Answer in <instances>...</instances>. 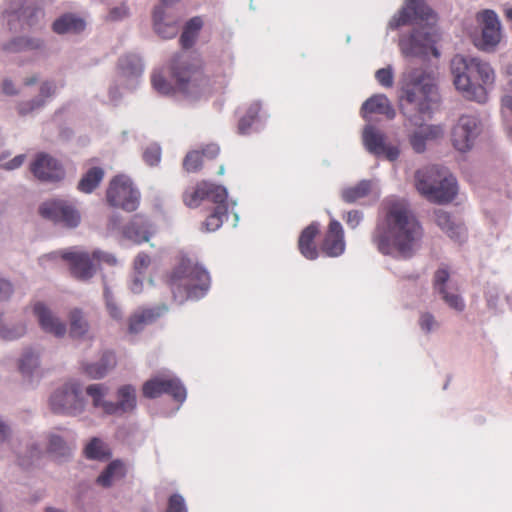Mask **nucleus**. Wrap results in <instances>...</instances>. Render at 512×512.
<instances>
[{
	"instance_id": "1",
	"label": "nucleus",
	"mask_w": 512,
	"mask_h": 512,
	"mask_svg": "<svg viewBox=\"0 0 512 512\" xmlns=\"http://www.w3.org/2000/svg\"><path fill=\"white\" fill-rule=\"evenodd\" d=\"M437 72L428 67L411 68L401 80L400 109L407 122L417 127L410 135L413 150L421 153L426 142L443 136L439 125H424L431 104L437 99Z\"/></svg>"
},
{
	"instance_id": "2",
	"label": "nucleus",
	"mask_w": 512,
	"mask_h": 512,
	"mask_svg": "<svg viewBox=\"0 0 512 512\" xmlns=\"http://www.w3.org/2000/svg\"><path fill=\"white\" fill-rule=\"evenodd\" d=\"M423 236L422 227L404 200H391L382 224L373 234L378 251L397 259L411 258Z\"/></svg>"
},
{
	"instance_id": "3",
	"label": "nucleus",
	"mask_w": 512,
	"mask_h": 512,
	"mask_svg": "<svg viewBox=\"0 0 512 512\" xmlns=\"http://www.w3.org/2000/svg\"><path fill=\"white\" fill-rule=\"evenodd\" d=\"M425 23L421 30L415 29L408 36H401L399 47L405 57L425 58L429 54L438 58L440 52L436 48L439 35L434 28L436 15L423 0H406L405 6L388 23L389 29H397L400 26L412 23Z\"/></svg>"
},
{
	"instance_id": "4",
	"label": "nucleus",
	"mask_w": 512,
	"mask_h": 512,
	"mask_svg": "<svg viewBox=\"0 0 512 512\" xmlns=\"http://www.w3.org/2000/svg\"><path fill=\"white\" fill-rule=\"evenodd\" d=\"M450 68L455 88L463 97L480 104L488 100L486 86L495 82V72L489 63L458 54L452 58Z\"/></svg>"
},
{
	"instance_id": "5",
	"label": "nucleus",
	"mask_w": 512,
	"mask_h": 512,
	"mask_svg": "<svg viewBox=\"0 0 512 512\" xmlns=\"http://www.w3.org/2000/svg\"><path fill=\"white\" fill-rule=\"evenodd\" d=\"M171 75L177 93L187 101L206 98L211 92L209 79L203 72L201 59L197 56L188 53L177 55L172 60Z\"/></svg>"
},
{
	"instance_id": "6",
	"label": "nucleus",
	"mask_w": 512,
	"mask_h": 512,
	"mask_svg": "<svg viewBox=\"0 0 512 512\" xmlns=\"http://www.w3.org/2000/svg\"><path fill=\"white\" fill-rule=\"evenodd\" d=\"M169 284L174 299L182 303L189 298L203 297L209 289L210 277L202 266L183 258L173 270Z\"/></svg>"
},
{
	"instance_id": "7",
	"label": "nucleus",
	"mask_w": 512,
	"mask_h": 512,
	"mask_svg": "<svg viewBox=\"0 0 512 512\" xmlns=\"http://www.w3.org/2000/svg\"><path fill=\"white\" fill-rule=\"evenodd\" d=\"M91 398L92 406L104 416L122 417L132 414L137 408V391L133 385L125 384L117 388L115 401L107 400L109 387L103 383L90 384L85 389Z\"/></svg>"
},
{
	"instance_id": "8",
	"label": "nucleus",
	"mask_w": 512,
	"mask_h": 512,
	"mask_svg": "<svg viewBox=\"0 0 512 512\" xmlns=\"http://www.w3.org/2000/svg\"><path fill=\"white\" fill-rule=\"evenodd\" d=\"M49 406L52 412L58 415H81L87 406L81 383L76 380L64 383L51 394Z\"/></svg>"
},
{
	"instance_id": "9",
	"label": "nucleus",
	"mask_w": 512,
	"mask_h": 512,
	"mask_svg": "<svg viewBox=\"0 0 512 512\" xmlns=\"http://www.w3.org/2000/svg\"><path fill=\"white\" fill-rule=\"evenodd\" d=\"M42 16L34 0H11L2 12V21L10 30L17 31L37 25Z\"/></svg>"
},
{
	"instance_id": "10",
	"label": "nucleus",
	"mask_w": 512,
	"mask_h": 512,
	"mask_svg": "<svg viewBox=\"0 0 512 512\" xmlns=\"http://www.w3.org/2000/svg\"><path fill=\"white\" fill-rule=\"evenodd\" d=\"M484 129L483 122L477 114H463L454 124L451 131L453 147L460 153L473 149Z\"/></svg>"
},
{
	"instance_id": "11",
	"label": "nucleus",
	"mask_w": 512,
	"mask_h": 512,
	"mask_svg": "<svg viewBox=\"0 0 512 512\" xmlns=\"http://www.w3.org/2000/svg\"><path fill=\"white\" fill-rule=\"evenodd\" d=\"M41 216L56 225L75 229L81 223V213L76 203L62 198L50 199L39 207Z\"/></svg>"
},
{
	"instance_id": "12",
	"label": "nucleus",
	"mask_w": 512,
	"mask_h": 512,
	"mask_svg": "<svg viewBox=\"0 0 512 512\" xmlns=\"http://www.w3.org/2000/svg\"><path fill=\"white\" fill-rule=\"evenodd\" d=\"M106 199L112 207L133 212L139 206L140 193L128 176L118 175L110 181L106 191Z\"/></svg>"
},
{
	"instance_id": "13",
	"label": "nucleus",
	"mask_w": 512,
	"mask_h": 512,
	"mask_svg": "<svg viewBox=\"0 0 512 512\" xmlns=\"http://www.w3.org/2000/svg\"><path fill=\"white\" fill-rule=\"evenodd\" d=\"M180 0H160L153 11L155 32L164 39H170L178 33V15L175 5Z\"/></svg>"
},
{
	"instance_id": "14",
	"label": "nucleus",
	"mask_w": 512,
	"mask_h": 512,
	"mask_svg": "<svg viewBox=\"0 0 512 512\" xmlns=\"http://www.w3.org/2000/svg\"><path fill=\"white\" fill-rule=\"evenodd\" d=\"M477 22L481 27V37L476 46L484 51H492L501 40V24L493 10H483L477 14Z\"/></svg>"
},
{
	"instance_id": "15",
	"label": "nucleus",
	"mask_w": 512,
	"mask_h": 512,
	"mask_svg": "<svg viewBox=\"0 0 512 512\" xmlns=\"http://www.w3.org/2000/svg\"><path fill=\"white\" fill-rule=\"evenodd\" d=\"M34 177L41 182L55 183L64 179L65 169L62 163L47 153H38L30 164Z\"/></svg>"
},
{
	"instance_id": "16",
	"label": "nucleus",
	"mask_w": 512,
	"mask_h": 512,
	"mask_svg": "<svg viewBox=\"0 0 512 512\" xmlns=\"http://www.w3.org/2000/svg\"><path fill=\"white\" fill-rule=\"evenodd\" d=\"M163 393L171 395L180 403H183L187 396L186 388L175 377H155L143 385V395L147 398H156Z\"/></svg>"
},
{
	"instance_id": "17",
	"label": "nucleus",
	"mask_w": 512,
	"mask_h": 512,
	"mask_svg": "<svg viewBox=\"0 0 512 512\" xmlns=\"http://www.w3.org/2000/svg\"><path fill=\"white\" fill-rule=\"evenodd\" d=\"M434 285L436 292L441 299L456 312H463L466 304L461 296L458 286L454 280L450 278L446 269H438L434 276Z\"/></svg>"
},
{
	"instance_id": "18",
	"label": "nucleus",
	"mask_w": 512,
	"mask_h": 512,
	"mask_svg": "<svg viewBox=\"0 0 512 512\" xmlns=\"http://www.w3.org/2000/svg\"><path fill=\"white\" fill-rule=\"evenodd\" d=\"M362 141L366 150L376 157H384L389 161H395L399 157L398 147L386 144L384 134L371 125L364 127Z\"/></svg>"
},
{
	"instance_id": "19",
	"label": "nucleus",
	"mask_w": 512,
	"mask_h": 512,
	"mask_svg": "<svg viewBox=\"0 0 512 512\" xmlns=\"http://www.w3.org/2000/svg\"><path fill=\"white\" fill-rule=\"evenodd\" d=\"M227 197V189L224 186L203 181L196 187L186 190L184 202L187 206L194 208L198 207L204 200L222 203Z\"/></svg>"
},
{
	"instance_id": "20",
	"label": "nucleus",
	"mask_w": 512,
	"mask_h": 512,
	"mask_svg": "<svg viewBox=\"0 0 512 512\" xmlns=\"http://www.w3.org/2000/svg\"><path fill=\"white\" fill-rule=\"evenodd\" d=\"M447 169L438 165L423 167L415 172V187L426 199H439L448 196L449 192L439 193L432 190V187L439 182Z\"/></svg>"
},
{
	"instance_id": "21",
	"label": "nucleus",
	"mask_w": 512,
	"mask_h": 512,
	"mask_svg": "<svg viewBox=\"0 0 512 512\" xmlns=\"http://www.w3.org/2000/svg\"><path fill=\"white\" fill-rule=\"evenodd\" d=\"M33 314L38 320L42 331L56 338H63L67 334L66 323L45 303L36 302L33 305Z\"/></svg>"
},
{
	"instance_id": "22",
	"label": "nucleus",
	"mask_w": 512,
	"mask_h": 512,
	"mask_svg": "<svg viewBox=\"0 0 512 512\" xmlns=\"http://www.w3.org/2000/svg\"><path fill=\"white\" fill-rule=\"evenodd\" d=\"M143 73V63L137 54H125L118 60L117 81L127 89H134Z\"/></svg>"
},
{
	"instance_id": "23",
	"label": "nucleus",
	"mask_w": 512,
	"mask_h": 512,
	"mask_svg": "<svg viewBox=\"0 0 512 512\" xmlns=\"http://www.w3.org/2000/svg\"><path fill=\"white\" fill-rule=\"evenodd\" d=\"M57 92V84L54 80H44L39 87V93L29 100L17 103L16 110L19 115L26 116L34 111L40 110L53 98Z\"/></svg>"
},
{
	"instance_id": "24",
	"label": "nucleus",
	"mask_w": 512,
	"mask_h": 512,
	"mask_svg": "<svg viewBox=\"0 0 512 512\" xmlns=\"http://www.w3.org/2000/svg\"><path fill=\"white\" fill-rule=\"evenodd\" d=\"M61 257L68 261L71 273L79 280L86 281L95 274L90 255L85 251H66Z\"/></svg>"
},
{
	"instance_id": "25",
	"label": "nucleus",
	"mask_w": 512,
	"mask_h": 512,
	"mask_svg": "<svg viewBox=\"0 0 512 512\" xmlns=\"http://www.w3.org/2000/svg\"><path fill=\"white\" fill-rule=\"evenodd\" d=\"M323 252L329 257H338L345 250L344 232L337 220H331L322 244Z\"/></svg>"
},
{
	"instance_id": "26",
	"label": "nucleus",
	"mask_w": 512,
	"mask_h": 512,
	"mask_svg": "<svg viewBox=\"0 0 512 512\" xmlns=\"http://www.w3.org/2000/svg\"><path fill=\"white\" fill-rule=\"evenodd\" d=\"M69 336L76 340H93L91 325L86 313L80 308H73L68 313Z\"/></svg>"
},
{
	"instance_id": "27",
	"label": "nucleus",
	"mask_w": 512,
	"mask_h": 512,
	"mask_svg": "<svg viewBox=\"0 0 512 512\" xmlns=\"http://www.w3.org/2000/svg\"><path fill=\"white\" fill-rule=\"evenodd\" d=\"M434 216L437 226L446 233L449 238L459 243L465 241L467 231L462 223L453 220L450 214L442 209L435 210Z\"/></svg>"
},
{
	"instance_id": "28",
	"label": "nucleus",
	"mask_w": 512,
	"mask_h": 512,
	"mask_svg": "<svg viewBox=\"0 0 512 512\" xmlns=\"http://www.w3.org/2000/svg\"><path fill=\"white\" fill-rule=\"evenodd\" d=\"M47 453L58 462L68 461L73 453L74 445L57 432L47 434Z\"/></svg>"
},
{
	"instance_id": "29",
	"label": "nucleus",
	"mask_w": 512,
	"mask_h": 512,
	"mask_svg": "<svg viewBox=\"0 0 512 512\" xmlns=\"http://www.w3.org/2000/svg\"><path fill=\"white\" fill-rule=\"evenodd\" d=\"M40 365V351L32 347L25 348L18 359V371L28 381L40 375Z\"/></svg>"
},
{
	"instance_id": "30",
	"label": "nucleus",
	"mask_w": 512,
	"mask_h": 512,
	"mask_svg": "<svg viewBox=\"0 0 512 512\" xmlns=\"http://www.w3.org/2000/svg\"><path fill=\"white\" fill-rule=\"evenodd\" d=\"M122 235L135 244L148 241L151 235V224L145 217L135 215L123 228Z\"/></svg>"
},
{
	"instance_id": "31",
	"label": "nucleus",
	"mask_w": 512,
	"mask_h": 512,
	"mask_svg": "<svg viewBox=\"0 0 512 512\" xmlns=\"http://www.w3.org/2000/svg\"><path fill=\"white\" fill-rule=\"evenodd\" d=\"M116 364L115 353L112 351H104L98 361L84 363L82 369L88 377L92 379H102L115 368Z\"/></svg>"
},
{
	"instance_id": "32",
	"label": "nucleus",
	"mask_w": 512,
	"mask_h": 512,
	"mask_svg": "<svg viewBox=\"0 0 512 512\" xmlns=\"http://www.w3.org/2000/svg\"><path fill=\"white\" fill-rule=\"evenodd\" d=\"M9 444L16 456L17 464L24 469L33 467L41 457L42 450L36 441L29 440L21 448H17L12 442Z\"/></svg>"
},
{
	"instance_id": "33",
	"label": "nucleus",
	"mask_w": 512,
	"mask_h": 512,
	"mask_svg": "<svg viewBox=\"0 0 512 512\" xmlns=\"http://www.w3.org/2000/svg\"><path fill=\"white\" fill-rule=\"evenodd\" d=\"M167 311L165 305L157 306L155 308L144 309L136 311L129 318L128 332L130 334H137L141 332L144 327L155 321L158 317Z\"/></svg>"
},
{
	"instance_id": "34",
	"label": "nucleus",
	"mask_w": 512,
	"mask_h": 512,
	"mask_svg": "<svg viewBox=\"0 0 512 512\" xmlns=\"http://www.w3.org/2000/svg\"><path fill=\"white\" fill-rule=\"evenodd\" d=\"M370 113H377L393 118L395 111L384 94H377L367 99L362 105V116L367 119Z\"/></svg>"
},
{
	"instance_id": "35",
	"label": "nucleus",
	"mask_w": 512,
	"mask_h": 512,
	"mask_svg": "<svg viewBox=\"0 0 512 512\" xmlns=\"http://www.w3.org/2000/svg\"><path fill=\"white\" fill-rule=\"evenodd\" d=\"M28 331L26 320L5 321L0 314V338L7 342L23 338Z\"/></svg>"
},
{
	"instance_id": "36",
	"label": "nucleus",
	"mask_w": 512,
	"mask_h": 512,
	"mask_svg": "<svg viewBox=\"0 0 512 512\" xmlns=\"http://www.w3.org/2000/svg\"><path fill=\"white\" fill-rule=\"evenodd\" d=\"M86 27L85 21L74 14H64L53 23V31L57 34H79Z\"/></svg>"
},
{
	"instance_id": "37",
	"label": "nucleus",
	"mask_w": 512,
	"mask_h": 512,
	"mask_svg": "<svg viewBox=\"0 0 512 512\" xmlns=\"http://www.w3.org/2000/svg\"><path fill=\"white\" fill-rule=\"evenodd\" d=\"M319 231V224L312 223L307 226L300 234L298 246L301 254L309 259L314 260L318 256L316 246L313 244V240Z\"/></svg>"
},
{
	"instance_id": "38",
	"label": "nucleus",
	"mask_w": 512,
	"mask_h": 512,
	"mask_svg": "<svg viewBox=\"0 0 512 512\" xmlns=\"http://www.w3.org/2000/svg\"><path fill=\"white\" fill-rule=\"evenodd\" d=\"M125 472L124 463L121 460H114L100 473L96 482L104 488L111 487L116 481L125 476Z\"/></svg>"
},
{
	"instance_id": "39",
	"label": "nucleus",
	"mask_w": 512,
	"mask_h": 512,
	"mask_svg": "<svg viewBox=\"0 0 512 512\" xmlns=\"http://www.w3.org/2000/svg\"><path fill=\"white\" fill-rule=\"evenodd\" d=\"M435 186L432 187V190L436 192L442 193L449 192L448 196L445 195L444 198L439 199H428L431 202L443 204L452 201L457 194V181L456 178L447 170L444 172V175L439 179Z\"/></svg>"
},
{
	"instance_id": "40",
	"label": "nucleus",
	"mask_w": 512,
	"mask_h": 512,
	"mask_svg": "<svg viewBox=\"0 0 512 512\" xmlns=\"http://www.w3.org/2000/svg\"><path fill=\"white\" fill-rule=\"evenodd\" d=\"M104 178V170L100 167H92L82 176L78 183V190L89 194L92 193Z\"/></svg>"
},
{
	"instance_id": "41",
	"label": "nucleus",
	"mask_w": 512,
	"mask_h": 512,
	"mask_svg": "<svg viewBox=\"0 0 512 512\" xmlns=\"http://www.w3.org/2000/svg\"><path fill=\"white\" fill-rule=\"evenodd\" d=\"M85 455L91 460H107L111 457L109 445L98 437L92 438L85 447Z\"/></svg>"
},
{
	"instance_id": "42",
	"label": "nucleus",
	"mask_w": 512,
	"mask_h": 512,
	"mask_svg": "<svg viewBox=\"0 0 512 512\" xmlns=\"http://www.w3.org/2000/svg\"><path fill=\"white\" fill-rule=\"evenodd\" d=\"M261 105L259 102H253L246 111V114L240 119L238 124L239 134L246 135L250 130H258L260 128V119L257 117Z\"/></svg>"
},
{
	"instance_id": "43",
	"label": "nucleus",
	"mask_w": 512,
	"mask_h": 512,
	"mask_svg": "<svg viewBox=\"0 0 512 512\" xmlns=\"http://www.w3.org/2000/svg\"><path fill=\"white\" fill-rule=\"evenodd\" d=\"M202 27L203 20L200 16H195L186 23L180 37V43L183 48L193 46Z\"/></svg>"
},
{
	"instance_id": "44",
	"label": "nucleus",
	"mask_w": 512,
	"mask_h": 512,
	"mask_svg": "<svg viewBox=\"0 0 512 512\" xmlns=\"http://www.w3.org/2000/svg\"><path fill=\"white\" fill-rule=\"evenodd\" d=\"M372 188L370 180H361L354 186L346 187L342 190V199L347 203H354L359 199L366 197Z\"/></svg>"
},
{
	"instance_id": "45",
	"label": "nucleus",
	"mask_w": 512,
	"mask_h": 512,
	"mask_svg": "<svg viewBox=\"0 0 512 512\" xmlns=\"http://www.w3.org/2000/svg\"><path fill=\"white\" fill-rule=\"evenodd\" d=\"M217 206L214 212L209 215L204 223L205 230L208 232L216 231L224 222V219L227 218L228 211V203L227 199L222 203H216Z\"/></svg>"
},
{
	"instance_id": "46",
	"label": "nucleus",
	"mask_w": 512,
	"mask_h": 512,
	"mask_svg": "<svg viewBox=\"0 0 512 512\" xmlns=\"http://www.w3.org/2000/svg\"><path fill=\"white\" fill-rule=\"evenodd\" d=\"M103 296L109 316L116 321H121L123 319V311L106 282H104Z\"/></svg>"
},
{
	"instance_id": "47",
	"label": "nucleus",
	"mask_w": 512,
	"mask_h": 512,
	"mask_svg": "<svg viewBox=\"0 0 512 512\" xmlns=\"http://www.w3.org/2000/svg\"><path fill=\"white\" fill-rule=\"evenodd\" d=\"M151 84L153 89L161 95L167 96L173 93H177L175 85L172 86L160 71L153 72L151 75Z\"/></svg>"
},
{
	"instance_id": "48",
	"label": "nucleus",
	"mask_w": 512,
	"mask_h": 512,
	"mask_svg": "<svg viewBox=\"0 0 512 512\" xmlns=\"http://www.w3.org/2000/svg\"><path fill=\"white\" fill-rule=\"evenodd\" d=\"M502 293L497 286H489L485 292L487 307L493 311L500 310L502 306Z\"/></svg>"
},
{
	"instance_id": "49",
	"label": "nucleus",
	"mask_w": 512,
	"mask_h": 512,
	"mask_svg": "<svg viewBox=\"0 0 512 512\" xmlns=\"http://www.w3.org/2000/svg\"><path fill=\"white\" fill-rule=\"evenodd\" d=\"M143 159L150 166L158 165L161 160L160 146L156 143L147 146L143 152Z\"/></svg>"
},
{
	"instance_id": "50",
	"label": "nucleus",
	"mask_w": 512,
	"mask_h": 512,
	"mask_svg": "<svg viewBox=\"0 0 512 512\" xmlns=\"http://www.w3.org/2000/svg\"><path fill=\"white\" fill-rule=\"evenodd\" d=\"M419 326L425 333H431L439 328V322L436 320L433 314L429 312H423L419 318Z\"/></svg>"
},
{
	"instance_id": "51",
	"label": "nucleus",
	"mask_w": 512,
	"mask_h": 512,
	"mask_svg": "<svg viewBox=\"0 0 512 512\" xmlns=\"http://www.w3.org/2000/svg\"><path fill=\"white\" fill-rule=\"evenodd\" d=\"M375 78L378 83L385 87L390 88L394 83V74L391 66H387L385 68L378 69L375 73Z\"/></svg>"
},
{
	"instance_id": "52",
	"label": "nucleus",
	"mask_w": 512,
	"mask_h": 512,
	"mask_svg": "<svg viewBox=\"0 0 512 512\" xmlns=\"http://www.w3.org/2000/svg\"><path fill=\"white\" fill-rule=\"evenodd\" d=\"M166 512H188L183 496L178 493L171 495Z\"/></svg>"
},
{
	"instance_id": "53",
	"label": "nucleus",
	"mask_w": 512,
	"mask_h": 512,
	"mask_svg": "<svg viewBox=\"0 0 512 512\" xmlns=\"http://www.w3.org/2000/svg\"><path fill=\"white\" fill-rule=\"evenodd\" d=\"M183 166L188 172H195L201 166V155L199 151H191L189 152L184 161Z\"/></svg>"
},
{
	"instance_id": "54",
	"label": "nucleus",
	"mask_w": 512,
	"mask_h": 512,
	"mask_svg": "<svg viewBox=\"0 0 512 512\" xmlns=\"http://www.w3.org/2000/svg\"><path fill=\"white\" fill-rule=\"evenodd\" d=\"M1 49L6 53H20L24 51L23 37H14L1 45Z\"/></svg>"
},
{
	"instance_id": "55",
	"label": "nucleus",
	"mask_w": 512,
	"mask_h": 512,
	"mask_svg": "<svg viewBox=\"0 0 512 512\" xmlns=\"http://www.w3.org/2000/svg\"><path fill=\"white\" fill-rule=\"evenodd\" d=\"M13 430L7 419L0 415V445L3 443H11Z\"/></svg>"
},
{
	"instance_id": "56",
	"label": "nucleus",
	"mask_w": 512,
	"mask_h": 512,
	"mask_svg": "<svg viewBox=\"0 0 512 512\" xmlns=\"http://www.w3.org/2000/svg\"><path fill=\"white\" fill-rule=\"evenodd\" d=\"M129 16V9L126 5L121 4L109 10L107 19L110 21H121Z\"/></svg>"
},
{
	"instance_id": "57",
	"label": "nucleus",
	"mask_w": 512,
	"mask_h": 512,
	"mask_svg": "<svg viewBox=\"0 0 512 512\" xmlns=\"http://www.w3.org/2000/svg\"><path fill=\"white\" fill-rule=\"evenodd\" d=\"M150 264V257L144 253H139L134 261V272L136 274L142 275L144 270Z\"/></svg>"
},
{
	"instance_id": "58",
	"label": "nucleus",
	"mask_w": 512,
	"mask_h": 512,
	"mask_svg": "<svg viewBox=\"0 0 512 512\" xmlns=\"http://www.w3.org/2000/svg\"><path fill=\"white\" fill-rule=\"evenodd\" d=\"M24 51L42 50L45 47L44 41L36 37H23Z\"/></svg>"
},
{
	"instance_id": "59",
	"label": "nucleus",
	"mask_w": 512,
	"mask_h": 512,
	"mask_svg": "<svg viewBox=\"0 0 512 512\" xmlns=\"http://www.w3.org/2000/svg\"><path fill=\"white\" fill-rule=\"evenodd\" d=\"M14 292L13 285L6 279L0 278V302L8 301Z\"/></svg>"
},
{
	"instance_id": "60",
	"label": "nucleus",
	"mask_w": 512,
	"mask_h": 512,
	"mask_svg": "<svg viewBox=\"0 0 512 512\" xmlns=\"http://www.w3.org/2000/svg\"><path fill=\"white\" fill-rule=\"evenodd\" d=\"M25 158H26V156L24 154H20V155L15 156L13 159H11L9 161H6V162L0 161V167L5 170L17 169L20 166H22V164L25 161Z\"/></svg>"
},
{
	"instance_id": "61",
	"label": "nucleus",
	"mask_w": 512,
	"mask_h": 512,
	"mask_svg": "<svg viewBox=\"0 0 512 512\" xmlns=\"http://www.w3.org/2000/svg\"><path fill=\"white\" fill-rule=\"evenodd\" d=\"M362 218L363 215L360 211L351 210L347 213L346 223L350 228L355 229L362 221Z\"/></svg>"
},
{
	"instance_id": "62",
	"label": "nucleus",
	"mask_w": 512,
	"mask_h": 512,
	"mask_svg": "<svg viewBox=\"0 0 512 512\" xmlns=\"http://www.w3.org/2000/svg\"><path fill=\"white\" fill-rule=\"evenodd\" d=\"M504 76L506 79L505 84V94L502 97H511L512 98V64H508L504 69Z\"/></svg>"
},
{
	"instance_id": "63",
	"label": "nucleus",
	"mask_w": 512,
	"mask_h": 512,
	"mask_svg": "<svg viewBox=\"0 0 512 512\" xmlns=\"http://www.w3.org/2000/svg\"><path fill=\"white\" fill-rule=\"evenodd\" d=\"M121 216L118 213H113L108 220L107 230L111 233L120 232L121 230Z\"/></svg>"
},
{
	"instance_id": "64",
	"label": "nucleus",
	"mask_w": 512,
	"mask_h": 512,
	"mask_svg": "<svg viewBox=\"0 0 512 512\" xmlns=\"http://www.w3.org/2000/svg\"><path fill=\"white\" fill-rule=\"evenodd\" d=\"M93 259H96L100 262H106L109 265H115L117 263V260L114 255L100 251L95 250L92 254Z\"/></svg>"
}]
</instances>
